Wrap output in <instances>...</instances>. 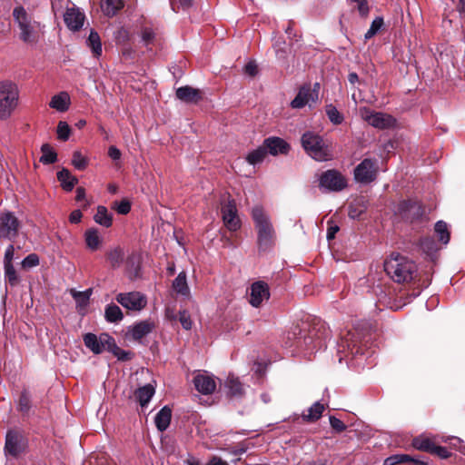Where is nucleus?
<instances>
[{"label": "nucleus", "instance_id": "nucleus-1", "mask_svg": "<svg viewBox=\"0 0 465 465\" xmlns=\"http://www.w3.org/2000/svg\"><path fill=\"white\" fill-rule=\"evenodd\" d=\"M322 326L311 327L308 323L295 326L287 334L286 345L295 346L299 350L306 351L312 354L324 346Z\"/></svg>", "mask_w": 465, "mask_h": 465}, {"label": "nucleus", "instance_id": "nucleus-2", "mask_svg": "<svg viewBox=\"0 0 465 465\" xmlns=\"http://www.w3.org/2000/svg\"><path fill=\"white\" fill-rule=\"evenodd\" d=\"M252 217L257 232L259 249H269L273 245L275 240V231L269 215L261 206H255L252 210Z\"/></svg>", "mask_w": 465, "mask_h": 465}, {"label": "nucleus", "instance_id": "nucleus-3", "mask_svg": "<svg viewBox=\"0 0 465 465\" xmlns=\"http://www.w3.org/2000/svg\"><path fill=\"white\" fill-rule=\"evenodd\" d=\"M384 270L396 282H408L413 279L416 265L408 258L392 253L384 262Z\"/></svg>", "mask_w": 465, "mask_h": 465}, {"label": "nucleus", "instance_id": "nucleus-4", "mask_svg": "<svg viewBox=\"0 0 465 465\" xmlns=\"http://www.w3.org/2000/svg\"><path fill=\"white\" fill-rule=\"evenodd\" d=\"M13 16L16 22L20 33V39L26 44H35L42 33V26L22 6H17L13 11Z\"/></svg>", "mask_w": 465, "mask_h": 465}, {"label": "nucleus", "instance_id": "nucleus-5", "mask_svg": "<svg viewBox=\"0 0 465 465\" xmlns=\"http://www.w3.org/2000/svg\"><path fill=\"white\" fill-rule=\"evenodd\" d=\"M302 145L305 152L317 161H327L331 158L328 145L317 134L308 131L302 136Z\"/></svg>", "mask_w": 465, "mask_h": 465}, {"label": "nucleus", "instance_id": "nucleus-6", "mask_svg": "<svg viewBox=\"0 0 465 465\" xmlns=\"http://www.w3.org/2000/svg\"><path fill=\"white\" fill-rule=\"evenodd\" d=\"M19 90L11 81L0 83V118L7 119L18 104Z\"/></svg>", "mask_w": 465, "mask_h": 465}, {"label": "nucleus", "instance_id": "nucleus-7", "mask_svg": "<svg viewBox=\"0 0 465 465\" xmlns=\"http://www.w3.org/2000/svg\"><path fill=\"white\" fill-rule=\"evenodd\" d=\"M360 115L370 125L379 129L390 128L395 124V119L391 115L381 112H374L367 107L360 108Z\"/></svg>", "mask_w": 465, "mask_h": 465}, {"label": "nucleus", "instance_id": "nucleus-8", "mask_svg": "<svg viewBox=\"0 0 465 465\" xmlns=\"http://www.w3.org/2000/svg\"><path fill=\"white\" fill-rule=\"evenodd\" d=\"M320 84L316 83L312 88L310 85H304L300 90L296 97L292 101L291 106L294 109L302 108L305 105L312 106L319 99Z\"/></svg>", "mask_w": 465, "mask_h": 465}, {"label": "nucleus", "instance_id": "nucleus-9", "mask_svg": "<svg viewBox=\"0 0 465 465\" xmlns=\"http://www.w3.org/2000/svg\"><path fill=\"white\" fill-rule=\"evenodd\" d=\"M378 163L376 160L364 159L354 169V178L361 183H369L376 179Z\"/></svg>", "mask_w": 465, "mask_h": 465}, {"label": "nucleus", "instance_id": "nucleus-10", "mask_svg": "<svg viewBox=\"0 0 465 465\" xmlns=\"http://www.w3.org/2000/svg\"><path fill=\"white\" fill-rule=\"evenodd\" d=\"M320 187L325 191L338 192L347 185L346 180L338 171L328 170L319 179Z\"/></svg>", "mask_w": 465, "mask_h": 465}, {"label": "nucleus", "instance_id": "nucleus-11", "mask_svg": "<svg viewBox=\"0 0 465 465\" xmlns=\"http://www.w3.org/2000/svg\"><path fill=\"white\" fill-rule=\"evenodd\" d=\"M84 342L95 354L102 353L104 350L114 346V340L107 333H102L99 336L87 333L84 336Z\"/></svg>", "mask_w": 465, "mask_h": 465}, {"label": "nucleus", "instance_id": "nucleus-12", "mask_svg": "<svg viewBox=\"0 0 465 465\" xmlns=\"http://www.w3.org/2000/svg\"><path fill=\"white\" fill-rule=\"evenodd\" d=\"M20 228V222L12 213H0V239H15Z\"/></svg>", "mask_w": 465, "mask_h": 465}, {"label": "nucleus", "instance_id": "nucleus-13", "mask_svg": "<svg viewBox=\"0 0 465 465\" xmlns=\"http://www.w3.org/2000/svg\"><path fill=\"white\" fill-rule=\"evenodd\" d=\"M221 212L223 223L229 231L235 232L240 229L241 221L233 199H230L226 203L223 204Z\"/></svg>", "mask_w": 465, "mask_h": 465}, {"label": "nucleus", "instance_id": "nucleus-14", "mask_svg": "<svg viewBox=\"0 0 465 465\" xmlns=\"http://www.w3.org/2000/svg\"><path fill=\"white\" fill-rule=\"evenodd\" d=\"M116 301L124 308L132 311H141L147 304L146 297L139 292L119 293Z\"/></svg>", "mask_w": 465, "mask_h": 465}, {"label": "nucleus", "instance_id": "nucleus-15", "mask_svg": "<svg viewBox=\"0 0 465 465\" xmlns=\"http://www.w3.org/2000/svg\"><path fill=\"white\" fill-rule=\"evenodd\" d=\"M270 297L268 285L263 282H253L250 289L249 302L252 306L258 308L263 301Z\"/></svg>", "mask_w": 465, "mask_h": 465}, {"label": "nucleus", "instance_id": "nucleus-16", "mask_svg": "<svg viewBox=\"0 0 465 465\" xmlns=\"http://www.w3.org/2000/svg\"><path fill=\"white\" fill-rule=\"evenodd\" d=\"M85 15L79 8L66 5V11L64 14V20L66 26L73 31H78L84 25Z\"/></svg>", "mask_w": 465, "mask_h": 465}, {"label": "nucleus", "instance_id": "nucleus-17", "mask_svg": "<svg viewBox=\"0 0 465 465\" xmlns=\"http://www.w3.org/2000/svg\"><path fill=\"white\" fill-rule=\"evenodd\" d=\"M24 448V440L21 433L15 430H9L5 439V450L8 454L16 456Z\"/></svg>", "mask_w": 465, "mask_h": 465}, {"label": "nucleus", "instance_id": "nucleus-18", "mask_svg": "<svg viewBox=\"0 0 465 465\" xmlns=\"http://www.w3.org/2000/svg\"><path fill=\"white\" fill-rule=\"evenodd\" d=\"M195 389L203 394H211L216 388L215 381L213 377L206 374H197L193 378Z\"/></svg>", "mask_w": 465, "mask_h": 465}, {"label": "nucleus", "instance_id": "nucleus-19", "mask_svg": "<svg viewBox=\"0 0 465 465\" xmlns=\"http://www.w3.org/2000/svg\"><path fill=\"white\" fill-rule=\"evenodd\" d=\"M263 147L266 153L269 152L272 155L278 153H285L288 151V144L281 138L272 137L264 141Z\"/></svg>", "mask_w": 465, "mask_h": 465}, {"label": "nucleus", "instance_id": "nucleus-20", "mask_svg": "<svg viewBox=\"0 0 465 465\" xmlns=\"http://www.w3.org/2000/svg\"><path fill=\"white\" fill-rule=\"evenodd\" d=\"M176 96L185 103H196L201 99V92L199 89L186 85L176 90Z\"/></svg>", "mask_w": 465, "mask_h": 465}, {"label": "nucleus", "instance_id": "nucleus-21", "mask_svg": "<svg viewBox=\"0 0 465 465\" xmlns=\"http://www.w3.org/2000/svg\"><path fill=\"white\" fill-rule=\"evenodd\" d=\"M70 105V96L66 92H61L51 98L49 106L58 112H65Z\"/></svg>", "mask_w": 465, "mask_h": 465}, {"label": "nucleus", "instance_id": "nucleus-22", "mask_svg": "<svg viewBox=\"0 0 465 465\" xmlns=\"http://www.w3.org/2000/svg\"><path fill=\"white\" fill-rule=\"evenodd\" d=\"M155 389L152 384H146L138 388L135 391V398L142 407L146 406L154 395Z\"/></svg>", "mask_w": 465, "mask_h": 465}, {"label": "nucleus", "instance_id": "nucleus-23", "mask_svg": "<svg viewBox=\"0 0 465 465\" xmlns=\"http://www.w3.org/2000/svg\"><path fill=\"white\" fill-rule=\"evenodd\" d=\"M172 411L169 407L164 406L155 416L154 421L160 431H164L171 421Z\"/></svg>", "mask_w": 465, "mask_h": 465}, {"label": "nucleus", "instance_id": "nucleus-24", "mask_svg": "<svg viewBox=\"0 0 465 465\" xmlns=\"http://www.w3.org/2000/svg\"><path fill=\"white\" fill-rule=\"evenodd\" d=\"M85 243L88 249L91 251H96L99 249L102 243V238L97 229H88L84 233Z\"/></svg>", "mask_w": 465, "mask_h": 465}, {"label": "nucleus", "instance_id": "nucleus-25", "mask_svg": "<svg viewBox=\"0 0 465 465\" xmlns=\"http://www.w3.org/2000/svg\"><path fill=\"white\" fill-rule=\"evenodd\" d=\"M71 294L76 302L78 312L84 313L89 302L91 291L77 292L75 290H71Z\"/></svg>", "mask_w": 465, "mask_h": 465}, {"label": "nucleus", "instance_id": "nucleus-26", "mask_svg": "<svg viewBox=\"0 0 465 465\" xmlns=\"http://www.w3.org/2000/svg\"><path fill=\"white\" fill-rule=\"evenodd\" d=\"M94 219L95 223L106 228L110 227L113 223L112 214L104 206L102 205L97 207V212L94 214Z\"/></svg>", "mask_w": 465, "mask_h": 465}, {"label": "nucleus", "instance_id": "nucleus-27", "mask_svg": "<svg viewBox=\"0 0 465 465\" xmlns=\"http://www.w3.org/2000/svg\"><path fill=\"white\" fill-rule=\"evenodd\" d=\"M412 445L415 449L422 451H426L429 453H432L433 448L436 443L433 440L426 436H420L413 440Z\"/></svg>", "mask_w": 465, "mask_h": 465}, {"label": "nucleus", "instance_id": "nucleus-28", "mask_svg": "<svg viewBox=\"0 0 465 465\" xmlns=\"http://www.w3.org/2000/svg\"><path fill=\"white\" fill-rule=\"evenodd\" d=\"M57 178L62 186L66 191H71L77 183V179L71 174L67 169H63L57 173Z\"/></svg>", "mask_w": 465, "mask_h": 465}, {"label": "nucleus", "instance_id": "nucleus-29", "mask_svg": "<svg viewBox=\"0 0 465 465\" xmlns=\"http://www.w3.org/2000/svg\"><path fill=\"white\" fill-rule=\"evenodd\" d=\"M324 410V404L321 403L320 401H317L309 408L307 414L302 415V419L310 422L316 421L322 417V414Z\"/></svg>", "mask_w": 465, "mask_h": 465}, {"label": "nucleus", "instance_id": "nucleus-30", "mask_svg": "<svg viewBox=\"0 0 465 465\" xmlns=\"http://www.w3.org/2000/svg\"><path fill=\"white\" fill-rule=\"evenodd\" d=\"M152 330L153 324L148 322H141L132 328L131 334L134 340H141L145 335L150 333Z\"/></svg>", "mask_w": 465, "mask_h": 465}, {"label": "nucleus", "instance_id": "nucleus-31", "mask_svg": "<svg viewBox=\"0 0 465 465\" xmlns=\"http://www.w3.org/2000/svg\"><path fill=\"white\" fill-rule=\"evenodd\" d=\"M225 386L232 396H241L243 392V386L237 377L230 375L225 382Z\"/></svg>", "mask_w": 465, "mask_h": 465}, {"label": "nucleus", "instance_id": "nucleus-32", "mask_svg": "<svg viewBox=\"0 0 465 465\" xmlns=\"http://www.w3.org/2000/svg\"><path fill=\"white\" fill-rule=\"evenodd\" d=\"M173 290L182 295L189 294V287L187 285L186 274L184 272H181L173 282Z\"/></svg>", "mask_w": 465, "mask_h": 465}, {"label": "nucleus", "instance_id": "nucleus-33", "mask_svg": "<svg viewBox=\"0 0 465 465\" xmlns=\"http://www.w3.org/2000/svg\"><path fill=\"white\" fill-rule=\"evenodd\" d=\"M123 6L122 0H102L101 8L107 16H113Z\"/></svg>", "mask_w": 465, "mask_h": 465}, {"label": "nucleus", "instance_id": "nucleus-34", "mask_svg": "<svg viewBox=\"0 0 465 465\" xmlns=\"http://www.w3.org/2000/svg\"><path fill=\"white\" fill-rule=\"evenodd\" d=\"M87 45L91 48L92 53L95 56H100L102 54V44L99 35L94 32L91 31L90 35L87 38Z\"/></svg>", "mask_w": 465, "mask_h": 465}, {"label": "nucleus", "instance_id": "nucleus-35", "mask_svg": "<svg viewBox=\"0 0 465 465\" xmlns=\"http://www.w3.org/2000/svg\"><path fill=\"white\" fill-rule=\"evenodd\" d=\"M121 309L115 304H110L105 308V319L110 322H117L123 319Z\"/></svg>", "mask_w": 465, "mask_h": 465}, {"label": "nucleus", "instance_id": "nucleus-36", "mask_svg": "<svg viewBox=\"0 0 465 465\" xmlns=\"http://www.w3.org/2000/svg\"><path fill=\"white\" fill-rule=\"evenodd\" d=\"M266 154V149L262 145L253 150L252 152L249 153L248 155L246 156V160L250 164L255 165L257 163H262L265 158Z\"/></svg>", "mask_w": 465, "mask_h": 465}, {"label": "nucleus", "instance_id": "nucleus-37", "mask_svg": "<svg viewBox=\"0 0 465 465\" xmlns=\"http://www.w3.org/2000/svg\"><path fill=\"white\" fill-rule=\"evenodd\" d=\"M42 156L40 162L45 164L53 163L56 161V153L50 147L49 144L42 145Z\"/></svg>", "mask_w": 465, "mask_h": 465}, {"label": "nucleus", "instance_id": "nucleus-38", "mask_svg": "<svg viewBox=\"0 0 465 465\" xmlns=\"http://www.w3.org/2000/svg\"><path fill=\"white\" fill-rule=\"evenodd\" d=\"M435 232L439 236V240L443 243L447 244L450 241V232L448 231L447 223L443 221H439L435 224Z\"/></svg>", "mask_w": 465, "mask_h": 465}, {"label": "nucleus", "instance_id": "nucleus-39", "mask_svg": "<svg viewBox=\"0 0 465 465\" xmlns=\"http://www.w3.org/2000/svg\"><path fill=\"white\" fill-rule=\"evenodd\" d=\"M326 114L333 124H340L343 121V115L332 104H327L325 107Z\"/></svg>", "mask_w": 465, "mask_h": 465}, {"label": "nucleus", "instance_id": "nucleus-40", "mask_svg": "<svg viewBox=\"0 0 465 465\" xmlns=\"http://www.w3.org/2000/svg\"><path fill=\"white\" fill-rule=\"evenodd\" d=\"M414 461V460L407 454H395L384 460L383 465H396L405 462Z\"/></svg>", "mask_w": 465, "mask_h": 465}, {"label": "nucleus", "instance_id": "nucleus-41", "mask_svg": "<svg viewBox=\"0 0 465 465\" xmlns=\"http://www.w3.org/2000/svg\"><path fill=\"white\" fill-rule=\"evenodd\" d=\"M4 269H5V282H8L12 286L18 284L19 277L16 273V271H15L14 265H5V266H4Z\"/></svg>", "mask_w": 465, "mask_h": 465}, {"label": "nucleus", "instance_id": "nucleus-42", "mask_svg": "<svg viewBox=\"0 0 465 465\" xmlns=\"http://www.w3.org/2000/svg\"><path fill=\"white\" fill-rule=\"evenodd\" d=\"M108 260L113 267H118L124 259V252L121 249L115 248L107 254Z\"/></svg>", "mask_w": 465, "mask_h": 465}, {"label": "nucleus", "instance_id": "nucleus-43", "mask_svg": "<svg viewBox=\"0 0 465 465\" xmlns=\"http://www.w3.org/2000/svg\"><path fill=\"white\" fill-rule=\"evenodd\" d=\"M72 164L77 169V170H84L87 166V159L84 157L81 152L75 151L73 153L72 158Z\"/></svg>", "mask_w": 465, "mask_h": 465}, {"label": "nucleus", "instance_id": "nucleus-44", "mask_svg": "<svg viewBox=\"0 0 465 465\" xmlns=\"http://www.w3.org/2000/svg\"><path fill=\"white\" fill-rule=\"evenodd\" d=\"M71 134V128L65 122H59L57 125V136L60 140L66 141L68 140Z\"/></svg>", "mask_w": 465, "mask_h": 465}, {"label": "nucleus", "instance_id": "nucleus-45", "mask_svg": "<svg viewBox=\"0 0 465 465\" xmlns=\"http://www.w3.org/2000/svg\"><path fill=\"white\" fill-rule=\"evenodd\" d=\"M21 264L24 269L35 267L39 264V257L35 253H31L22 261Z\"/></svg>", "mask_w": 465, "mask_h": 465}, {"label": "nucleus", "instance_id": "nucleus-46", "mask_svg": "<svg viewBox=\"0 0 465 465\" xmlns=\"http://www.w3.org/2000/svg\"><path fill=\"white\" fill-rule=\"evenodd\" d=\"M383 25V20L380 17L374 19L371 25L370 29L365 34V38L370 39L381 29Z\"/></svg>", "mask_w": 465, "mask_h": 465}, {"label": "nucleus", "instance_id": "nucleus-47", "mask_svg": "<svg viewBox=\"0 0 465 465\" xmlns=\"http://www.w3.org/2000/svg\"><path fill=\"white\" fill-rule=\"evenodd\" d=\"M179 322H181L183 329H192L193 322L191 320V315L187 311H181L179 312Z\"/></svg>", "mask_w": 465, "mask_h": 465}, {"label": "nucleus", "instance_id": "nucleus-48", "mask_svg": "<svg viewBox=\"0 0 465 465\" xmlns=\"http://www.w3.org/2000/svg\"><path fill=\"white\" fill-rule=\"evenodd\" d=\"M30 397L26 392H23L19 398L18 407L22 412H27L30 409Z\"/></svg>", "mask_w": 465, "mask_h": 465}, {"label": "nucleus", "instance_id": "nucleus-49", "mask_svg": "<svg viewBox=\"0 0 465 465\" xmlns=\"http://www.w3.org/2000/svg\"><path fill=\"white\" fill-rule=\"evenodd\" d=\"M285 42L281 41L280 39L275 41L273 44V47L275 49L276 55L279 59H284L286 57V49H285Z\"/></svg>", "mask_w": 465, "mask_h": 465}, {"label": "nucleus", "instance_id": "nucleus-50", "mask_svg": "<svg viewBox=\"0 0 465 465\" xmlns=\"http://www.w3.org/2000/svg\"><path fill=\"white\" fill-rule=\"evenodd\" d=\"M330 424L337 432H342L346 430V425L334 416L330 417Z\"/></svg>", "mask_w": 465, "mask_h": 465}, {"label": "nucleus", "instance_id": "nucleus-51", "mask_svg": "<svg viewBox=\"0 0 465 465\" xmlns=\"http://www.w3.org/2000/svg\"><path fill=\"white\" fill-rule=\"evenodd\" d=\"M414 210V214H420V205L417 203H412L411 202H404L401 204V211L407 213Z\"/></svg>", "mask_w": 465, "mask_h": 465}, {"label": "nucleus", "instance_id": "nucleus-52", "mask_svg": "<svg viewBox=\"0 0 465 465\" xmlns=\"http://www.w3.org/2000/svg\"><path fill=\"white\" fill-rule=\"evenodd\" d=\"M14 255H15V248L12 244H10L6 250H5V257H4V266L5 265H13V259H14Z\"/></svg>", "mask_w": 465, "mask_h": 465}, {"label": "nucleus", "instance_id": "nucleus-53", "mask_svg": "<svg viewBox=\"0 0 465 465\" xmlns=\"http://www.w3.org/2000/svg\"><path fill=\"white\" fill-rule=\"evenodd\" d=\"M115 209L120 214H127L131 210V205L128 201H122L119 203H115Z\"/></svg>", "mask_w": 465, "mask_h": 465}, {"label": "nucleus", "instance_id": "nucleus-54", "mask_svg": "<svg viewBox=\"0 0 465 465\" xmlns=\"http://www.w3.org/2000/svg\"><path fill=\"white\" fill-rule=\"evenodd\" d=\"M110 351H114V354L119 359V360H129L130 359V352L121 350L120 348L113 346Z\"/></svg>", "mask_w": 465, "mask_h": 465}, {"label": "nucleus", "instance_id": "nucleus-55", "mask_svg": "<svg viewBox=\"0 0 465 465\" xmlns=\"http://www.w3.org/2000/svg\"><path fill=\"white\" fill-rule=\"evenodd\" d=\"M243 72L245 74L249 76H255L258 73V67L255 62H249L243 68Z\"/></svg>", "mask_w": 465, "mask_h": 465}, {"label": "nucleus", "instance_id": "nucleus-56", "mask_svg": "<svg viewBox=\"0 0 465 465\" xmlns=\"http://www.w3.org/2000/svg\"><path fill=\"white\" fill-rule=\"evenodd\" d=\"M154 38V33L150 28H144L142 32V39L145 45H149Z\"/></svg>", "mask_w": 465, "mask_h": 465}, {"label": "nucleus", "instance_id": "nucleus-57", "mask_svg": "<svg viewBox=\"0 0 465 465\" xmlns=\"http://www.w3.org/2000/svg\"><path fill=\"white\" fill-rule=\"evenodd\" d=\"M431 454H434L441 459H446L450 456V452L446 448L438 445H435Z\"/></svg>", "mask_w": 465, "mask_h": 465}, {"label": "nucleus", "instance_id": "nucleus-58", "mask_svg": "<svg viewBox=\"0 0 465 465\" xmlns=\"http://www.w3.org/2000/svg\"><path fill=\"white\" fill-rule=\"evenodd\" d=\"M121 152L118 148H116L115 146H110L109 147V150H108V155L113 159V160H119L121 158Z\"/></svg>", "mask_w": 465, "mask_h": 465}, {"label": "nucleus", "instance_id": "nucleus-59", "mask_svg": "<svg viewBox=\"0 0 465 465\" xmlns=\"http://www.w3.org/2000/svg\"><path fill=\"white\" fill-rule=\"evenodd\" d=\"M115 38L118 42H124L128 39V32L124 28H121L115 33Z\"/></svg>", "mask_w": 465, "mask_h": 465}, {"label": "nucleus", "instance_id": "nucleus-60", "mask_svg": "<svg viewBox=\"0 0 465 465\" xmlns=\"http://www.w3.org/2000/svg\"><path fill=\"white\" fill-rule=\"evenodd\" d=\"M81 219H82V213L79 210L73 211L69 216V221L72 223H77L81 221Z\"/></svg>", "mask_w": 465, "mask_h": 465}, {"label": "nucleus", "instance_id": "nucleus-61", "mask_svg": "<svg viewBox=\"0 0 465 465\" xmlns=\"http://www.w3.org/2000/svg\"><path fill=\"white\" fill-rule=\"evenodd\" d=\"M346 343V346L351 351V354L358 353L359 349H356V342L349 338H346L343 341Z\"/></svg>", "mask_w": 465, "mask_h": 465}, {"label": "nucleus", "instance_id": "nucleus-62", "mask_svg": "<svg viewBox=\"0 0 465 465\" xmlns=\"http://www.w3.org/2000/svg\"><path fill=\"white\" fill-rule=\"evenodd\" d=\"M64 3L69 4V1L68 0H54L52 3V8H53V11L54 12V14H56L58 12V10L63 7Z\"/></svg>", "mask_w": 465, "mask_h": 465}, {"label": "nucleus", "instance_id": "nucleus-63", "mask_svg": "<svg viewBox=\"0 0 465 465\" xmlns=\"http://www.w3.org/2000/svg\"><path fill=\"white\" fill-rule=\"evenodd\" d=\"M339 231V227L337 225H331L327 231V239L331 240L335 237L336 232Z\"/></svg>", "mask_w": 465, "mask_h": 465}, {"label": "nucleus", "instance_id": "nucleus-64", "mask_svg": "<svg viewBox=\"0 0 465 465\" xmlns=\"http://www.w3.org/2000/svg\"><path fill=\"white\" fill-rule=\"evenodd\" d=\"M206 465H228V463L221 458L213 457Z\"/></svg>", "mask_w": 465, "mask_h": 465}]
</instances>
